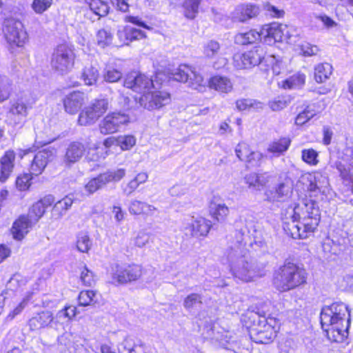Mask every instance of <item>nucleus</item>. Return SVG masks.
<instances>
[{
	"instance_id": "79ce46f5",
	"label": "nucleus",
	"mask_w": 353,
	"mask_h": 353,
	"mask_svg": "<svg viewBox=\"0 0 353 353\" xmlns=\"http://www.w3.org/2000/svg\"><path fill=\"white\" fill-rule=\"evenodd\" d=\"M46 210L43 208L42 203L37 201L30 208L27 216L30 219L32 223L35 224L43 216Z\"/></svg>"
},
{
	"instance_id": "9d476101",
	"label": "nucleus",
	"mask_w": 353,
	"mask_h": 353,
	"mask_svg": "<svg viewBox=\"0 0 353 353\" xmlns=\"http://www.w3.org/2000/svg\"><path fill=\"white\" fill-rule=\"evenodd\" d=\"M264 56V49L261 46H256L245 53L235 54L233 57V64L238 70L250 68L258 65L263 59Z\"/></svg>"
},
{
	"instance_id": "1a4fd4ad",
	"label": "nucleus",
	"mask_w": 353,
	"mask_h": 353,
	"mask_svg": "<svg viewBox=\"0 0 353 353\" xmlns=\"http://www.w3.org/2000/svg\"><path fill=\"white\" fill-rule=\"evenodd\" d=\"M35 100L30 96L24 94L11 102L8 112L10 119L15 124L22 123L28 114V111L32 108Z\"/></svg>"
},
{
	"instance_id": "6e6552de",
	"label": "nucleus",
	"mask_w": 353,
	"mask_h": 353,
	"mask_svg": "<svg viewBox=\"0 0 353 353\" xmlns=\"http://www.w3.org/2000/svg\"><path fill=\"white\" fill-rule=\"evenodd\" d=\"M181 228L186 235L205 236L212 228V223L204 217L191 216L183 219Z\"/></svg>"
},
{
	"instance_id": "e433bc0d",
	"label": "nucleus",
	"mask_w": 353,
	"mask_h": 353,
	"mask_svg": "<svg viewBox=\"0 0 353 353\" xmlns=\"http://www.w3.org/2000/svg\"><path fill=\"white\" fill-rule=\"evenodd\" d=\"M155 99L153 92H148L139 98H135V101L141 107L150 111L157 110Z\"/></svg>"
},
{
	"instance_id": "c9c22d12",
	"label": "nucleus",
	"mask_w": 353,
	"mask_h": 353,
	"mask_svg": "<svg viewBox=\"0 0 353 353\" xmlns=\"http://www.w3.org/2000/svg\"><path fill=\"white\" fill-rule=\"evenodd\" d=\"M292 192V187L286 183H281L276 188L273 195V201H285L291 195Z\"/></svg>"
},
{
	"instance_id": "a19ab883",
	"label": "nucleus",
	"mask_w": 353,
	"mask_h": 353,
	"mask_svg": "<svg viewBox=\"0 0 353 353\" xmlns=\"http://www.w3.org/2000/svg\"><path fill=\"white\" fill-rule=\"evenodd\" d=\"M89 8L95 15L99 17L105 16L109 10L108 4L101 0H90Z\"/></svg>"
},
{
	"instance_id": "b1692460",
	"label": "nucleus",
	"mask_w": 353,
	"mask_h": 353,
	"mask_svg": "<svg viewBox=\"0 0 353 353\" xmlns=\"http://www.w3.org/2000/svg\"><path fill=\"white\" fill-rule=\"evenodd\" d=\"M34 225L27 216H21L16 220L12 228V232L15 239L21 240L28 234L29 228Z\"/></svg>"
},
{
	"instance_id": "a878e982",
	"label": "nucleus",
	"mask_w": 353,
	"mask_h": 353,
	"mask_svg": "<svg viewBox=\"0 0 353 353\" xmlns=\"http://www.w3.org/2000/svg\"><path fill=\"white\" fill-rule=\"evenodd\" d=\"M208 83L210 88L221 93L230 92L233 88V84L230 79L223 76L216 75L212 77Z\"/></svg>"
},
{
	"instance_id": "69168bd1",
	"label": "nucleus",
	"mask_w": 353,
	"mask_h": 353,
	"mask_svg": "<svg viewBox=\"0 0 353 353\" xmlns=\"http://www.w3.org/2000/svg\"><path fill=\"white\" fill-rule=\"evenodd\" d=\"M301 53L305 57H310L316 54L319 48L316 46H312L308 43H305L301 46Z\"/></svg>"
},
{
	"instance_id": "c03bdc74",
	"label": "nucleus",
	"mask_w": 353,
	"mask_h": 353,
	"mask_svg": "<svg viewBox=\"0 0 353 353\" xmlns=\"http://www.w3.org/2000/svg\"><path fill=\"white\" fill-rule=\"evenodd\" d=\"M31 294L26 296L23 300L12 310L5 318L6 322L12 321L17 315L20 314L24 308L27 306L28 301L31 299Z\"/></svg>"
},
{
	"instance_id": "a18cd8bd",
	"label": "nucleus",
	"mask_w": 353,
	"mask_h": 353,
	"mask_svg": "<svg viewBox=\"0 0 353 353\" xmlns=\"http://www.w3.org/2000/svg\"><path fill=\"white\" fill-rule=\"evenodd\" d=\"M92 246L89 236L85 232H80L77 238V248L79 252H88Z\"/></svg>"
},
{
	"instance_id": "7c9ffc66",
	"label": "nucleus",
	"mask_w": 353,
	"mask_h": 353,
	"mask_svg": "<svg viewBox=\"0 0 353 353\" xmlns=\"http://www.w3.org/2000/svg\"><path fill=\"white\" fill-rule=\"evenodd\" d=\"M201 0H184L183 3V13L186 18L193 19L199 12Z\"/></svg>"
},
{
	"instance_id": "37998d69",
	"label": "nucleus",
	"mask_w": 353,
	"mask_h": 353,
	"mask_svg": "<svg viewBox=\"0 0 353 353\" xmlns=\"http://www.w3.org/2000/svg\"><path fill=\"white\" fill-rule=\"evenodd\" d=\"M157 110L168 105L171 101L170 94L165 91L157 90L153 92Z\"/></svg>"
},
{
	"instance_id": "72a5a7b5",
	"label": "nucleus",
	"mask_w": 353,
	"mask_h": 353,
	"mask_svg": "<svg viewBox=\"0 0 353 353\" xmlns=\"http://www.w3.org/2000/svg\"><path fill=\"white\" fill-rule=\"evenodd\" d=\"M107 183V178L103 173L90 179L85 185V190L89 194H93L98 190L102 188Z\"/></svg>"
},
{
	"instance_id": "4468645a",
	"label": "nucleus",
	"mask_w": 353,
	"mask_h": 353,
	"mask_svg": "<svg viewBox=\"0 0 353 353\" xmlns=\"http://www.w3.org/2000/svg\"><path fill=\"white\" fill-rule=\"evenodd\" d=\"M301 219L306 221L307 229H316L319 225L320 216L319 208L315 201L311 199H305L300 205Z\"/></svg>"
},
{
	"instance_id": "473e14b6",
	"label": "nucleus",
	"mask_w": 353,
	"mask_h": 353,
	"mask_svg": "<svg viewBox=\"0 0 353 353\" xmlns=\"http://www.w3.org/2000/svg\"><path fill=\"white\" fill-rule=\"evenodd\" d=\"M290 145V140L288 138H281L277 141L272 142L268 148V151L276 156L285 152Z\"/></svg>"
},
{
	"instance_id": "39448f33",
	"label": "nucleus",
	"mask_w": 353,
	"mask_h": 353,
	"mask_svg": "<svg viewBox=\"0 0 353 353\" xmlns=\"http://www.w3.org/2000/svg\"><path fill=\"white\" fill-rule=\"evenodd\" d=\"M109 108L107 99H94L80 112L78 123L80 125L94 124Z\"/></svg>"
},
{
	"instance_id": "aec40b11",
	"label": "nucleus",
	"mask_w": 353,
	"mask_h": 353,
	"mask_svg": "<svg viewBox=\"0 0 353 353\" xmlns=\"http://www.w3.org/2000/svg\"><path fill=\"white\" fill-rule=\"evenodd\" d=\"M15 154L12 150L5 152L0 159V181L4 183L9 178L14 166Z\"/></svg>"
},
{
	"instance_id": "680f3d73",
	"label": "nucleus",
	"mask_w": 353,
	"mask_h": 353,
	"mask_svg": "<svg viewBox=\"0 0 353 353\" xmlns=\"http://www.w3.org/2000/svg\"><path fill=\"white\" fill-rule=\"evenodd\" d=\"M104 176L107 178V183L115 181H118L121 180L125 174L124 169H119L114 172H107L103 173Z\"/></svg>"
},
{
	"instance_id": "603ef678",
	"label": "nucleus",
	"mask_w": 353,
	"mask_h": 353,
	"mask_svg": "<svg viewBox=\"0 0 353 353\" xmlns=\"http://www.w3.org/2000/svg\"><path fill=\"white\" fill-rule=\"evenodd\" d=\"M77 314V307L74 306L69 305L65 306L63 309L59 310L56 315V317L59 320H63L67 319L68 321H70Z\"/></svg>"
},
{
	"instance_id": "2f4dec72",
	"label": "nucleus",
	"mask_w": 353,
	"mask_h": 353,
	"mask_svg": "<svg viewBox=\"0 0 353 353\" xmlns=\"http://www.w3.org/2000/svg\"><path fill=\"white\" fill-rule=\"evenodd\" d=\"M72 203V199L69 197H65L57 201L52 208L53 216L57 219L61 218L70 209Z\"/></svg>"
},
{
	"instance_id": "338daca9",
	"label": "nucleus",
	"mask_w": 353,
	"mask_h": 353,
	"mask_svg": "<svg viewBox=\"0 0 353 353\" xmlns=\"http://www.w3.org/2000/svg\"><path fill=\"white\" fill-rule=\"evenodd\" d=\"M245 183L249 185L250 188H253L255 190H259V185L258 184V174L250 173L245 177Z\"/></svg>"
},
{
	"instance_id": "f704fd0d",
	"label": "nucleus",
	"mask_w": 353,
	"mask_h": 353,
	"mask_svg": "<svg viewBox=\"0 0 353 353\" xmlns=\"http://www.w3.org/2000/svg\"><path fill=\"white\" fill-rule=\"evenodd\" d=\"M12 91V84L11 80L7 77L0 74V103L10 98Z\"/></svg>"
},
{
	"instance_id": "a211bd4d",
	"label": "nucleus",
	"mask_w": 353,
	"mask_h": 353,
	"mask_svg": "<svg viewBox=\"0 0 353 353\" xmlns=\"http://www.w3.org/2000/svg\"><path fill=\"white\" fill-rule=\"evenodd\" d=\"M85 149V145L81 142L73 141L70 143L65 150L63 158V164L67 168H70L83 157Z\"/></svg>"
},
{
	"instance_id": "de8ad7c7",
	"label": "nucleus",
	"mask_w": 353,
	"mask_h": 353,
	"mask_svg": "<svg viewBox=\"0 0 353 353\" xmlns=\"http://www.w3.org/2000/svg\"><path fill=\"white\" fill-rule=\"evenodd\" d=\"M318 156V152L312 148L303 149L301 151L302 160L310 165H316L319 163Z\"/></svg>"
},
{
	"instance_id": "cd10ccee",
	"label": "nucleus",
	"mask_w": 353,
	"mask_h": 353,
	"mask_svg": "<svg viewBox=\"0 0 353 353\" xmlns=\"http://www.w3.org/2000/svg\"><path fill=\"white\" fill-rule=\"evenodd\" d=\"M210 212L212 217L216 221L223 222L228 217L230 210L225 203H212Z\"/></svg>"
},
{
	"instance_id": "6e6d98bb",
	"label": "nucleus",
	"mask_w": 353,
	"mask_h": 353,
	"mask_svg": "<svg viewBox=\"0 0 353 353\" xmlns=\"http://www.w3.org/2000/svg\"><path fill=\"white\" fill-rule=\"evenodd\" d=\"M52 3V0H34L32 8L37 14H42L46 11Z\"/></svg>"
},
{
	"instance_id": "774afa93",
	"label": "nucleus",
	"mask_w": 353,
	"mask_h": 353,
	"mask_svg": "<svg viewBox=\"0 0 353 353\" xmlns=\"http://www.w3.org/2000/svg\"><path fill=\"white\" fill-rule=\"evenodd\" d=\"M148 241L149 236L147 234L139 232L134 239V244L139 248H142L148 243Z\"/></svg>"
},
{
	"instance_id": "49530a36",
	"label": "nucleus",
	"mask_w": 353,
	"mask_h": 353,
	"mask_svg": "<svg viewBox=\"0 0 353 353\" xmlns=\"http://www.w3.org/2000/svg\"><path fill=\"white\" fill-rule=\"evenodd\" d=\"M112 34L108 29H101L97 34V42L98 46L105 48L112 43Z\"/></svg>"
},
{
	"instance_id": "4c0bfd02",
	"label": "nucleus",
	"mask_w": 353,
	"mask_h": 353,
	"mask_svg": "<svg viewBox=\"0 0 353 353\" xmlns=\"http://www.w3.org/2000/svg\"><path fill=\"white\" fill-rule=\"evenodd\" d=\"M283 223L301 219L300 204L290 205L284 209L281 213Z\"/></svg>"
},
{
	"instance_id": "f03ea898",
	"label": "nucleus",
	"mask_w": 353,
	"mask_h": 353,
	"mask_svg": "<svg viewBox=\"0 0 353 353\" xmlns=\"http://www.w3.org/2000/svg\"><path fill=\"white\" fill-rule=\"evenodd\" d=\"M350 312L348 307L343 303H333L323 309L321 313V323L322 328L330 334H332L333 340L337 341V336H343L350 323Z\"/></svg>"
},
{
	"instance_id": "0e129e2a",
	"label": "nucleus",
	"mask_w": 353,
	"mask_h": 353,
	"mask_svg": "<svg viewBox=\"0 0 353 353\" xmlns=\"http://www.w3.org/2000/svg\"><path fill=\"white\" fill-rule=\"evenodd\" d=\"M143 205V201L133 199L130 203L128 210L131 214L141 215Z\"/></svg>"
},
{
	"instance_id": "e2e57ef3",
	"label": "nucleus",
	"mask_w": 353,
	"mask_h": 353,
	"mask_svg": "<svg viewBox=\"0 0 353 353\" xmlns=\"http://www.w3.org/2000/svg\"><path fill=\"white\" fill-rule=\"evenodd\" d=\"M263 157V154L259 152L250 151L245 162L252 166H259L260 165Z\"/></svg>"
},
{
	"instance_id": "5fc2aeb1",
	"label": "nucleus",
	"mask_w": 353,
	"mask_h": 353,
	"mask_svg": "<svg viewBox=\"0 0 353 353\" xmlns=\"http://www.w3.org/2000/svg\"><path fill=\"white\" fill-rule=\"evenodd\" d=\"M117 142L123 150H128L135 145L136 139L132 135L120 136L117 137Z\"/></svg>"
},
{
	"instance_id": "864d4df0",
	"label": "nucleus",
	"mask_w": 353,
	"mask_h": 353,
	"mask_svg": "<svg viewBox=\"0 0 353 353\" xmlns=\"http://www.w3.org/2000/svg\"><path fill=\"white\" fill-rule=\"evenodd\" d=\"M125 33H127V45L129 42L141 39L145 37L143 31L129 26H125Z\"/></svg>"
},
{
	"instance_id": "4be33fe9",
	"label": "nucleus",
	"mask_w": 353,
	"mask_h": 353,
	"mask_svg": "<svg viewBox=\"0 0 353 353\" xmlns=\"http://www.w3.org/2000/svg\"><path fill=\"white\" fill-rule=\"evenodd\" d=\"M307 179L310 181L308 186L309 191L314 192L318 190L324 194L328 190V177L322 172H316L314 175L310 174Z\"/></svg>"
},
{
	"instance_id": "ddd939ff",
	"label": "nucleus",
	"mask_w": 353,
	"mask_h": 353,
	"mask_svg": "<svg viewBox=\"0 0 353 353\" xmlns=\"http://www.w3.org/2000/svg\"><path fill=\"white\" fill-rule=\"evenodd\" d=\"M287 26L278 23L264 25L259 30L261 41L268 45L282 41Z\"/></svg>"
},
{
	"instance_id": "f3484780",
	"label": "nucleus",
	"mask_w": 353,
	"mask_h": 353,
	"mask_svg": "<svg viewBox=\"0 0 353 353\" xmlns=\"http://www.w3.org/2000/svg\"><path fill=\"white\" fill-rule=\"evenodd\" d=\"M283 228L285 233L293 239H306L314 231V229L309 230L306 221H300L299 219L283 223Z\"/></svg>"
},
{
	"instance_id": "7ed1b4c3",
	"label": "nucleus",
	"mask_w": 353,
	"mask_h": 353,
	"mask_svg": "<svg viewBox=\"0 0 353 353\" xmlns=\"http://www.w3.org/2000/svg\"><path fill=\"white\" fill-rule=\"evenodd\" d=\"M307 281L305 269L292 262L285 261L275 270L273 283L280 292H288L303 284Z\"/></svg>"
},
{
	"instance_id": "4d7b16f0",
	"label": "nucleus",
	"mask_w": 353,
	"mask_h": 353,
	"mask_svg": "<svg viewBox=\"0 0 353 353\" xmlns=\"http://www.w3.org/2000/svg\"><path fill=\"white\" fill-rule=\"evenodd\" d=\"M95 293L92 290L81 291L79 294V305L87 306L92 304L94 301Z\"/></svg>"
},
{
	"instance_id": "0eeeda50",
	"label": "nucleus",
	"mask_w": 353,
	"mask_h": 353,
	"mask_svg": "<svg viewBox=\"0 0 353 353\" xmlns=\"http://www.w3.org/2000/svg\"><path fill=\"white\" fill-rule=\"evenodd\" d=\"M3 33L9 43L18 47L23 46L28 40V34L19 20L6 19L4 22Z\"/></svg>"
},
{
	"instance_id": "8fccbe9b",
	"label": "nucleus",
	"mask_w": 353,
	"mask_h": 353,
	"mask_svg": "<svg viewBox=\"0 0 353 353\" xmlns=\"http://www.w3.org/2000/svg\"><path fill=\"white\" fill-rule=\"evenodd\" d=\"M220 45L216 41H210L203 46V54L208 58H214L219 52Z\"/></svg>"
},
{
	"instance_id": "9b49d317",
	"label": "nucleus",
	"mask_w": 353,
	"mask_h": 353,
	"mask_svg": "<svg viewBox=\"0 0 353 353\" xmlns=\"http://www.w3.org/2000/svg\"><path fill=\"white\" fill-rule=\"evenodd\" d=\"M128 114L119 112H114L106 115L99 124L101 134H108L117 132L120 128L129 123Z\"/></svg>"
},
{
	"instance_id": "052dcab7",
	"label": "nucleus",
	"mask_w": 353,
	"mask_h": 353,
	"mask_svg": "<svg viewBox=\"0 0 353 353\" xmlns=\"http://www.w3.org/2000/svg\"><path fill=\"white\" fill-rule=\"evenodd\" d=\"M31 174H25L22 176H18L16 180V186L21 190H26L30 186Z\"/></svg>"
},
{
	"instance_id": "f257e3e1",
	"label": "nucleus",
	"mask_w": 353,
	"mask_h": 353,
	"mask_svg": "<svg viewBox=\"0 0 353 353\" xmlns=\"http://www.w3.org/2000/svg\"><path fill=\"white\" fill-rule=\"evenodd\" d=\"M236 232L239 245L231 247L225 253L233 276L245 282L263 276L265 275V264L250 257L249 252L241 248L243 236L250 232L248 225Z\"/></svg>"
},
{
	"instance_id": "bb28decb",
	"label": "nucleus",
	"mask_w": 353,
	"mask_h": 353,
	"mask_svg": "<svg viewBox=\"0 0 353 353\" xmlns=\"http://www.w3.org/2000/svg\"><path fill=\"white\" fill-rule=\"evenodd\" d=\"M261 41L259 31L251 30L246 32L238 33L234 37V42L239 45H248Z\"/></svg>"
},
{
	"instance_id": "ea45409f",
	"label": "nucleus",
	"mask_w": 353,
	"mask_h": 353,
	"mask_svg": "<svg viewBox=\"0 0 353 353\" xmlns=\"http://www.w3.org/2000/svg\"><path fill=\"white\" fill-rule=\"evenodd\" d=\"M99 74L98 69L93 65L85 66L82 73V79L86 85H94L98 78Z\"/></svg>"
},
{
	"instance_id": "c756f323",
	"label": "nucleus",
	"mask_w": 353,
	"mask_h": 353,
	"mask_svg": "<svg viewBox=\"0 0 353 353\" xmlns=\"http://www.w3.org/2000/svg\"><path fill=\"white\" fill-rule=\"evenodd\" d=\"M332 65L327 63L317 65L314 69V79L317 83L325 81L332 74Z\"/></svg>"
},
{
	"instance_id": "5701e85b",
	"label": "nucleus",
	"mask_w": 353,
	"mask_h": 353,
	"mask_svg": "<svg viewBox=\"0 0 353 353\" xmlns=\"http://www.w3.org/2000/svg\"><path fill=\"white\" fill-rule=\"evenodd\" d=\"M53 316L50 311H43L37 314L29 320V327L32 331H37L48 327L53 321Z\"/></svg>"
},
{
	"instance_id": "09e8293b",
	"label": "nucleus",
	"mask_w": 353,
	"mask_h": 353,
	"mask_svg": "<svg viewBox=\"0 0 353 353\" xmlns=\"http://www.w3.org/2000/svg\"><path fill=\"white\" fill-rule=\"evenodd\" d=\"M202 304V296L201 294L197 293H192L188 295L183 301V307L187 310H191L195 307L197 305Z\"/></svg>"
},
{
	"instance_id": "c85d7f7f",
	"label": "nucleus",
	"mask_w": 353,
	"mask_h": 353,
	"mask_svg": "<svg viewBox=\"0 0 353 353\" xmlns=\"http://www.w3.org/2000/svg\"><path fill=\"white\" fill-rule=\"evenodd\" d=\"M305 82V76L297 73L282 81V88L284 89H297L302 87Z\"/></svg>"
},
{
	"instance_id": "dca6fc26",
	"label": "nucleus",
	"mask_w": 353,
	"mask_h": 353,
	"mask_svg": "<svg viewBox=\"0 0 353 353\" xmlns=\"http://www.w3.org/2000/svg\"><path fill=\"white\" fill-rule=\"evenodd\" d=\"M123 85L134 92H142L151 88L153 86V81L144 74L132 72L127 74Z\"/></svg>"
},
{
	"instance_id": "f8f14e48",
	"label": "nucleus",
	"mask_w": 353,
	"mask_h": 353,
	"mask_svg": "<svg viewBox=\"0 0 353 353\" xmlns=\"http://www.w3.org/2000/svg\"><path fill=\"white\" fill-rule=\"evenodd\" d=\"M142 275V268L137 264L115 265L112 279L119 283H126L136 281Z\"/></svg>"
},
{
	"instance_id": "20e7f679",
	"label": "nucleus",
	"mask_w": 353,
	"mask_h": 353,
	"mask_svg": "<svg viewBox=\"0 0 353 353\" xmlns=\"http://www.w3.org/2000/svg\"><path fill=\"white\" fill-rule=\"evenodd\" d=\"M74 57V53L70 47L65 44L59 45L52 53L51 66L57 72L65 74L72 68Z\"/></svg>"
},
{
	"instance_id": "423d86ee",
	"label": "nucleus",
	"mask_w": 353,
	"mask_h": 353,
	"mask_svg": "<svg viewBox=\"0 0 353 353\" xmlns=\"http://www.w3.org/2000/svg\"><path fill=\"white\" fill-rule=\"evenodd\" d=\"M171 74L173 79L186 83L192 89L202 91L205 88L203 77L194 68L188 65H180Z\"/></svg>"
},
{
	"instance_id": "412c9836",
	"label": "nucleus",
	"mask_w": 353,
	"mask_h": 353,
	"mask_svg": "<svg viewBox=\"0 0 353 353\" xmlns=\"http://www.w3.org/2000/svg\"><path fill=\"white\" fill-rule=\"evenodd\" d=\"M259 13V8L253 5H242L238 6L232 14L234 21L245 22L256 17Z\"/></svg>"
},
{
	"instance_id": "13d9d810",
	"label": "nucleus",
	"mask_w": 353,
	"mask_h": 353,
	"mask_svg": "<svg viewBox=\"0 0 353 353\" xmlns=\"http://www.w3.org/2000/svg\"><path fill=\"white\" fill-rule=\"evenodd\" d=\"M80 279L84 285L89 287L93 285L96 281L93 272L85 266L81 272Z\"/></svg>"
},
{
	"instance_id": "2eb2a0df",
	"label": "nucleus",
	"mask_w": 353,
	"mask_h": 353,
	"mask_svg": "<svg viewBox=\"0 0 353 353\" xmlns=\"http://www.w3.org/2000/svg\"><path fill=\"white\" fill-rule=\"evenodd\" d=\"M54 156V150L50 148H44L36 152L31 161L30 172L32 175L41 174L49 162L52 161Z\"/></svg>"
},
{
	"instance_id": "bf43d9fd",
	"label": "nucleus",
	"mask_w": 353,
	"mask_h": 353,
	"mask_svg": "<svg viewBox=\"0 0 353 353\" xmlns=\"http://www.w3.org/2000/svg\"><path fill=\"white\" fill-rule=\"evenodd\" d=\"M250 151L251 150L250 149L249 145L244 142L239 143L236 145V149H235V152H236L237 157L240 160L245 161L247 159Z\"/></svg>"
},
{
	"instance_id": "393cba45",
	"label": "nucleus",
	"mask_w": 353,
	"mask_h": 353,
	"mask_svg": "<svg viewBox=\"0 0 353 353\" xmlns=\"http://www.w3.org/2000/svg\"><path fill=\"white\" fill-rule=\"evenodd\" d=\"M250 334L253 341L256 343L263 344L270 343L275 336L271 326L265 323L264 324L263 330L254 327L250 330Z\"/></svg>"
},
{
	"instance_id": "3c124183",
	"label": "nucleus",
	"mask_w": 353,
	"mask_h": 353,
	"mask_svg": "<svg viewBox=\"0 0 353 353\" xmlns=\"http://www.w3.org/2000/svg\"><path fill=\"white\" fill-rule=\"evenodd\" d=\"M122 77V73L119 70L113 68H107L103 72V79L109 83H114L120 80Z\"/></svg>"
},
{
	"instance_id": "58836bf2",
	"label": "nucleus",
	"mask_w": 353,
	"mask_h": 353,
	"mask_svg": "<svg viewBox=\"0 0 353 353\" xmlns=\"http://www.w3.org/2000/svg\"><path fill=\"white\" fill-rule=\"evenodd\" d=\"M290 95L279 96L268 102V106L272 111H280L286 108L292 101Z\"/></svg>"
},
{
	"instance_id": "6ab92c4d",
	"label": "nucleus",
	"mask_w": 353,
	"mask_h": 353,
	"mask_svg": "<svg viewBox=\"0 0 353 353\" xmlns=\"http://www.w3.org/2000/svg\"><path fill=\"white\" fill-rule=\"evenodd\" d=\"M85 94L81 92H73L63 99L64 109L70 114H76L85 103Z\"/></svg>"
}]
</instances>
